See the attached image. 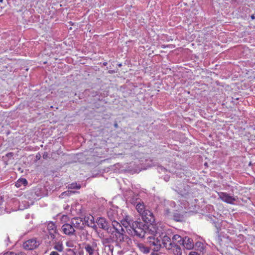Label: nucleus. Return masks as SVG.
Returning a JSON list of instances; mask_svg holds the SVG:
<instances>
[{
	"instance_id": "obj_1",
	"label": "nucleus",
	"mask_w": 255,
	"mask_h": 255,
	"mask_svg": "<svg viewBox=\"0 0 255 255\" xmlns=\"http://www.w3.org/2000/svg\"><path fill=\"white\" fill-rule=\"evenodd\" d=\"M113 229L114 231H111L113 235V240L116 243L117 246L121 245L128 239V237L126 234L125 230L118 222H113Z\"/></svg>"
},
{
	"instance_id": "obj_2",
	"label": "nucleus",
	"mask_w": 255,
	"mask_h": 255,
	"mask_svg": "<svg viewBox=\"0 0 255 255\" xmlns=\"http://www.w3.org/2000/svg\"><path fill=\"white\" fill-rule=\"evenodd\" d=\"M171 233L169 232H162L159 235V237L162 240V243L163 246L167 250L172 249V240L171 239Z\"/></svg>"
},
{
	"instance_id": "obj_3",
	"label": "nucleus",
	"mask_w": 255,
	"mask_h": 255,
	"mask_svg": "<svg viewBox=\"0 0 255 255\" xmlns=\"http://www.w3.org/2000/svg\"><path fill=\"white\" fill-rule=\"evenodd\" d=\"M148 229L144 228H138L134 226V225H132V227L130 229H128L127 230L128 234L131 235V236H136V237L143 238L144 237L145 234L147 232Z\"/></svg>"
},
{
	"instance_id": "obj_4",
	"label": "nucleus",
	"mask_w": 255,
	"mask_h": 255,
	"mask_svg": "<svg viewBox=\"0 0 255 255\" xmlns=\"http://www.w3.org/2000/svg\"><path fill=\"white\" fill-rule=\"evenodd\" d=\"M147 242L150 245V248H151L154 252L158 251L161 247L160 240L157 238H155L152 236L148 237L147 238Z\"/></svg>"
},
{
	"instance_id": "obj_5",
	"label": "nucleus",
	"mask_w": 255,
	"mask_h": 255,
	"mask_svg": "<svg viewBox=\"0 0 255 255\" xmlns=\"http://www.w3.org/2000/svg\"><path fill=\"white\" fill-rule=\"evenodd\" d=\"M219 198L224 202L230 204H234L235 201L238 199L237 197L230 196L229 194L226 192H220L218 193Z\"/></svg>"
},
{
	"instance_id": "obj_6",
	"label": "nucleus",
	"mask_w": 255,
	"mask_h": 255,
	"mask_svg": "<svg viewBox=\"0 0 255 255\" xmlns=\"http://www.w3.org/2000/svg\"><path fill=\"white\" fill-rule=\"evenodd\" d=\"M96 223L100 228L106 231L108 233L111 232L110 224L105 218H98L96 220Z\"/></svg>"
},
{
	"instance_id": "obj_7",
	"label": "nucleus",
	"mask_w": 255,
	"mask_h": 255,
	"mask_svg": "<svg viewBox=\"0 0 255 255\" xmlns=\"http://www.w3.org/2000/svg\"><path fill=\"white\" fill-rule=\"evenodd\" d=\"M39 245V242L37 241L36 239L33 238L25 242L23 244V247L25 250H32L37 248Z\"/></svg>"
},
{
	"instance_id": "obj_8",
	"label": "nucleus",
	"mask_w": 255,
	"mask_h": 255,
	"mask_svg": "<svg viewBox=\"0 0 255 255\" xmlns=\"http://www.w3.org/2000/svg\"><path fill=\"white\" fill-rule=\"evenodd\" d=\"M141 217L143 221L147 224H152L155 221L154 216L153 213L148 210H146L142 214Z\"/></svg>"
},
{
	"instance_id": "obj_9",
	"label": "nucleus",
	"mask_w": 255,
	"mask_h": 255,
	"mask_svg": "<svg viewBox=\"0 0 255 255\" xmlns=\"http://www.w3.org/2000/svg\"><path fill=\"white\" fill-rule=\"evenodd\" d=\"M61 229L63 233L66 235L72 236L75 235V230L71 223H66L63 225Z\"/></svg>"
},
{
	"instance_id": "obj_10",
	"label": "nucleus",
	"mask_w": 255,
	"mask_h": 255,
	"mask_svg": "<svg viewBox=\"0 0 255 255\" xmlns=\"http://www.w3.org/2000/svg\"><path fill=\"white\" fill-rule=\"evenodd\" d=\"M182 247L183 250H190L194 248L193 240L188 237H185L183 238V244H182Z\"/></svg>"
},
{
	"instance_id": "obj_11",
	"label": "nucleus",
	"mask_w": 255,
	"mask_h": 255,
	"mask_svg": "<svg viewBox=\"0 0 255 255\" xmlns=\"http://www.w3.org/2000/svg\"><path fill=\"white\" fill-rule=\"evenodd\" d=\"M182 244H183V238L179 235L176 234L173 236L172 237V247L173 246L182 247Z\"/></svg>"
},
{
	"instance_id": "obj_12",
	"label": "nucleus",
	"mask_w": 255,
	"mask_h": 255,
	"mask_svg": "<svg viewBox=\"0 0 255 255\" xmlns=\"http://www.w3.org/2000/svg\"><path fill=\"white\" fill-rule=\"evenodd\" d=\"M70 223L73 226L74 229L82 230L84 228V223L83 221L80 218H74L72 219Z\"/></svg>"
},
{
	"instance_id": "obj_13",
	"label": "nucleus",
	"mask_w": 255,
	"mask_h": 255,
	"mask_svg": "<svg viewBox=\"0 0 255 255\" xmlns=\"http://www.w3.org/2000/svg\"><path fill=\"white\" fill-rule=\"evenodd\" d=\"M117 211L115 209L110 208L107 211V216L109 219L112 221V225L113 226V222H117L116 218L117 216Z\"/></svg>"
},
{
	"instance_id": "obj_14",
	"label": "nucleus",
	"mask_w": 255,
	"mask_h": 255,
	"mask_svg": "<svg viewBox=\"0 0 255 255\" xmlns=\"http://www.w3.org/2000/svg\"><path fill=\"white\" fill-rule=\"evenodd\" d=\"M96 247L97 244L95 242H93L92 245L89 244H86L84 248L89 255H93L95 248Z\"/></svg>"
},
{
	"instance_id": "obj_15",
	"label": "nucleus",
	"mask_w": 255,
	"mask_h": 255,
	"mask_svg": "<svg viewBox=\"0 0 255 255\" xmlns=\"http://www.w3.org/2000/svg\"><path fill=\"white\" fill-rule=\"evenodd\" d=\"M134 225V226L137 227L138 228H144V229H148L149 227L147 223L145 222H144V221L141 222V221H134V223L133 224Z\"/></svg>"
},
{
	"instance_id": "obj_16",
	"label": "nucleus",
	"mask_w": 255,
	"mask_h": 255,
	"mask_svg": "<svg viewBox=\"0 0 255 255\" xmlns=\"http://www.w3.org/2000/svg\"><path fill=\"white\" fill-rule=\"evenodd\" d=\"M136 209L137 210V212L140 214H142L146 210L145 209V206L143 204V202H138L136 205Z\"/></svg>"
},
{
	"instance_id": "obj_17",
	"label": "nucleus",
	"mask_w": 255,
	"mask_h": 255,
	"mask_svg": "<svg viewBox=\"0 0 255 255\" xmlns=\"http://www.w3.org/2000/svg\"><path fill=\"white\" fill-rule=\"evenodd\" d=\"M171 250H172V252L174 255H182V248L181 247H174L173 246Z\"/></svg>"
},
{
	"instance_id": "obj_18",
	"label": "nucleus",
	"mask_w": 255,
	"mask_h": 255,
	"mask_svg": "<svg viewBox=\"0 0 255 255\" xmlns=\"http://www.w3.org/2000/svg\"><path fill=\"white\" fill-rule=\"evenodd\" d=\"M27 184V181L25 178H20L18 179L15 183V186L17 187H20L22 185L24 186Z\"/></svg>"
},
{
	"instance_id": "obj_19",
	"label": "nucleus",
	"mask_w": 255,
	"mask_h": 255,
	"mask_svg": "<svg viewBox=\"0 0 255 255\" xmlns=\"http://www.w3.org/2000/svg\"><path fill=\"white\" fill-rule=\"evenodd\" d=\"M138 247L140 251L144 254H148L150 252V248L144 246L143 244H139Z\"/></svg>"
},
{
	"instance_id": "obj_20",
	"label": "nucleus",
	"mask_w": 255,
	"mask_h": 255,
	"mask_svg": "<svg viewBox=\"0 0 255 255\" xmlns=\"http://www.w3.org/2000/svg\"><path fill=\"white\" fill-rule=\"evenodd\" d=\"M53 248L55 250L60 252H62L63 250V244L60 242H56Z\"/></svg>"
},
{
	"instance_id": "obj_21",
	"label": "nucleus",
	"mask_w": 255,
	"mask_h": 255,
	"mask_svg": "<svg viewBox=\"0 0 255 255\" xmlns=\"http://www.w3.org/2000/svg\"><path fill=\"white\" fill-rule=\"evenodd\" d=\"M173 219L176 222H181L183 220V216L179 213L176 212L173 214Z\"/></svg>"
},
{
	"instance_id": "obj_22",
	"label": "nucleus",
	"mask_w": 255,
	"mask_h": 255,
	"mask_svg": "<svg viewBox=\"0 0 255 255\" xmlns=\"http://www.w3.org/2000/svg\"><path fill=\"white\" fill-rule=\"evenodd\" d=\"M48 232H56V226L53 222H50L47 225Z\"/></svg>"
},
{
	"instance_id": "obj_23",
	"label": "nucleus",
	"mask_w": 255,
	"mask_h": 255,
	"mask_svg": "<svg viewBox=\"0 0 255 255\" xmlns=\"http://www.w3.org/2000/svg\"><path fill=\"white\" fill-rule=\"evenodd\" d=\"M74 193V192L73 191H65L63 193H62L59 196V197L60 198H63L64 197V196H70L72 194Z\"/></svg>"
},
{
	"instance_id": "obj_24",
	"label": "nucleus",
	"mask_w": 255,
	"mask_h": 255,
	"mask_svg": "<svg viewBox=\"0 0 255 255\" xmlns=\"http://www.w3.org/2000/svg\"><path fill=\"white\" fill-rule=\"evenodd\" d=\"M121 223L124 227L127 229V230H128V229H130V223L129 222V221H126L123 220L121 221Z\"/></svg>"
},
{
	"instance_id": "obj_25",
	"label": "nucleus",
	"mask_w": 255,
	"mask_h": 255,
	"mask_svg": "<svg viewBox=\"0 0 255 255\" xmlns=\"http://www.w3.org/2000/svg\"><path fill=\"white\" fill-rule=\"evenodd\" d=\"M124 220L126 221H129V222L131 224H130V228L132 227V223H134V221H133L129 216H126Z\"/></svg>"
},
{
	"instance_id": "obj_26",
	"label": "nucleus",
	"mask_w": 255,
	"mask_h": 255,
	"mask_svg": "<svg viewBox=\"0 0 255 255\" xmlns=\"http://www.w3.org/2000/svg\"><path fill=\"white\" fill-rule=\"evenodd\" d=\"M80 187V185H78L77 183H73L69 185V188L70 189H79Z\"/></svg>"
},
{
	"instance_id": "obj_27",
	"label": "nucleus",
	"mask_w": 255,
	"mask_h": 255,
	"mask_svg": "<svg viewBox=\"0 0 255 255\" xmlns=\"http://www.w3.org/2000/svg\"><path fill=\"white\" fill-rule=\"evenodd\" d=\"M56 233H57V231L53 232H49V236H50V238L52 239V240L54 239L55 238V234Z\"/></svg>"
},
{
	"instance_id": "obj_28",
	"label": "nucleus",
	"mask_w": 255,
	"mask_h": 255,
	"mask_svg": "<svg viewBox=\"0 0 255 255\" xmlns=\"http://www.w3.org/2000/svg\"><path fill=\"white\" fill-rule=\"evenodd\" d=\"M138 199H135L134 198H132L130 200V202L131 204H133L134 205H135L138 203L140 202V201H137Z\"/></svg>"
},
{
	"instance_id": "obj_29",
	"label": "nucleus",
	"mask_w": 255,
	"mask_h": 255,
	"mask_svg": "<svg viewBox=\"0 0 255 255\" xmlns=\"http://www.w3.org/2000/svg\"><path fill=\"white\" fill-rule=\"evenodd\" d=\"M13 155V152H9L7 154H6L5 156L6 157H7L8 158H10L11 157H12Z\"/></svg>"
},
{
	"instance_id": "obj_30",
	"label": "nucleus",
	"mask_w": 255,
	"mask_h": 255,
	"mask_svg": "<svg viewBox=\"0 0 255 255\" xmlns=\"http://www.w3.org/2000/svg\"><path fill=\"white\" fill-rule=\"evenodd\" d=\"M28 206H29V205H26V206H25V205H24V206H22L21 205H20L19 206V209L20 210H23L24 208H27Z\"/></svg>"
},
{
	"instance_id": "obj_31",
	"label": "nucleus",
	"mask_w": 255,
	"mask_h": 255,
	"mask_svg": "<svg viewBox=\"0 0 255 255\" xmlns=\"http://www.w3.org/2000/svg\"><path fill=\"white\" fill-rule=\"evenodd\" d=\"M189 255H200L198 253L195 252H191Z\"/></svg>"
},
{
	"instance_id": "obj_32",
	"label": "nucleus",
	"mask_w": 255,
	"mask_h": 255,
	"mask_svg": "<svg viewBox=\"0 0 255 255\" xmlns=\"http://www.w3.org/2000/svg\"><path fill=\"white\" fill-rule=\"evenodd\" d=\"M170 213V210L169 209H166L165 210V214L167 215H168L169 213Z\"/></svg>"
},
{
	"instance_id": "obj_33",
	"label": "nucleus",
	"mask_w": 255,
	"mask_h": 255,
	"mask_svg": "<svg viewBox=\"0 0 255 255\" xmlns=\"http://www.w3.org/2000/svg\"><path fill=\"white\" fill-rule=\"evenodd\" d=\"M50 255H59V254L56 252L53 251L51 252Z\"/></svg>"
},
{
	"instance_id": "obj_34",
	"label": "nucleus",
	"mask_w": 255,
	"mask_h": 255,
	"mask_svg": "<svg viewBox=\"0 0 255 255\" xmlns=\"http://www.w3.org/2000/svg\"><path fill=\"white\" fill-rule=\"evenodd\" d=\"M17 255H26L25 253L22 252H20L17 254Z\"/></svg>"
},
{
	"instance_id": "obj_35",
	"label": "nucleus",
	"mask_w": 255,
	"mask_h": 255,
	"mask_svg": "<svg viewBox=\"0 0 255 255\" xmlns=\"http://www.w3.org/2000/svg\"><path fill=\"white\" fill-rule=\"evenodd\" d=\"M251 19H252V20L255 19V15H254V14L252 15H251Z\"/></svg>"
},
{
	"instance_id": "obj_36",
	"label": "nucleus",
	"mask_w": 255,
	"mask_h": 255,
	"mask_svg": "<svg viewBox=\"0 0 255 255\" xmlns=\"http://www.w3.org/2000/svg\"><path fill=\"white\" fill-rule=\"evenodd\" d=\"M114 127L116 128H117L118 127V125L117 123H115L114 124Z\"/></svg>"
},
{
	"instance_id": "obj_37",
	"label": "nucleus",
	"mask_w": 255,
	"mask_h": 255,
	"mask_svg": "<svg viewBox=\"0 0 255 255\" xmlns=\"http://www.w3.org/2000/svg\"><path fill=\"white\" fill-rule=\"evenodd\" d=\"M92 228H94V229H96L97 227V226L96 225H94L93 226H92Z\"/></svg>"
},
{
	"instance_id": "obj_38",
	"label": "nucleus",
	"mask_w": 255,
	"mask_h": 255,
	"mask_svg": "<svg viewBox=\"0 0 255 255\" xmlns=\"http://www.w3.org/2000/svg\"><path fill=\"white\" fill-rule=\"evenodd\" d=\"M151 255H158L157 254H156V253H152L151 254Z\"/></svg>"
},
{
	"instance_id": "obj_39",
	"label": "nucleus",
	"mask_w": 255,
	"mask_h": 255,
	"mask_svg": "<svg viewBox=\"0 0 255 255\" xmlns=\"http://www.w3.org/2000/svg\"><path fill=\"white\" fill-rule=\"evenodd\" d=\"M169 179V177H167V178H165L164 179L166 180V181H167L168 179Z\"/></svg>"
},
{
	"instance_id": "obj_40",
	"label": "nucleus",
	"mask_w": 255,
	"mask_h": 255,
	"mask_svg": "<svg viewBox=\"0 0 255 255\" xmlns=\"http://www.w3.org/2000/svg\"><path fill=\"white\" fill-rule=\"evenodd\" d=\"M105 240L106 241V242L108 243V239H105Z\"/></svg>"
},
{
	"instance_id": "obj_41",
	"label": "nucleus",
	"mask_w": 255,
	"mask_h": 255,
	"mask_svg": "<svg viewBox=\"0 0 255 255\" xmlns=\"http://www.w3.org/2000/svg\"><path fill=\"white\" fill-rule=\"evenodd\" d=\"M113 72V71H111V72H110V71H109V73H112Z\"/></svg>"
},
{
	"instance_id": "obj_42",
	"label": "nucleus",
	"mask_w": 255,
	"mask_h": 255,
	"mask_svg": "<svg viewBox=\"0 0 255 255\" xmlns=\"http://www.w3.org/2000/svg\"><path fill=\"white\" fill-rule=\"evenodd\" d=\"M0 1L2 2V0H0Z\"/></svg>"
}]
</instances>
